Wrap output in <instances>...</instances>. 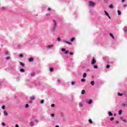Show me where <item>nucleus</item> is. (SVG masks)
Segmentation results:
<instances>
[{"instance_id":"obj_13","label":"nucleus","mask_w":127,"mask_h":127,"mask_svg":"<svg viewBox=\"0 0 127 127\" xmlns=\"http://www.w3.org/2000/svg\"><path fill=\"white\" fill-rule=\"evenodd\" d=\"M57 41H58V42H60V41H61V37H58L57 38Z\"/></svg>"},{"instance_id":"obj_7","label":"nucleus","mask_w":127,"mask_h":127,"mask_svg":"<svg viewBox=\"0 0 127 127\" xmlns=\"http://www.w3.org/2000/svg\"><path fill=\"white\" fill-rule=\"evenodd\" d=\"M96 62H97V61H96V60H95V59H93L92 62H91L92 65H94L95 64V63H96Z\"/></svg>"},{"instance_id":"obj_48","label":"nucleus","mask_w":127,"mask_h":127,"mask_svg":"<svg viewBox=\"0 0 127 127\" xmlns=\"http://www.w3.org/2000/svg\"><path fill=\"white\" fill-rule=\"evenodd\" d=\"M51 10H52V9H51V8H48V11H51Z\"/></svg>"},{"instance_id":"obj_28","label":"nucleus","mask_w":127,"mask_h":127,"mask_svg":"<svg viewBox=\"0 0 127 127\" xmlns=\"http://www.w3.org/2000/svg\"><path fill=\"white\" fill-rule=\"evenodd\" d=\"M20 64L22 66V67L24 66V64L22 62H20Z\"/></svg>"},{"instance_id":"obj_63","label":"nucleus","mask_w":127,"mask_h":127,"mask_svg":"<svg viewBox=\"0 0 127 127\" xmlns=\"http://www.w3.org/2000/svg\"><path fill=\"white\" fill-rule=\"evenodd\" d=\"M32 76H33V75L32 74H31Z\"/></svg>"},{"instance_id":"obj_56","label":"nucleus","mask_w":127,"mask_h":127,"mask_svg":"<svg viewBox=\"0 0 127 127\" xmlns=\"http://www.w3.org/2000/svg\"><path fill=\"white\" fill-rule=\"evenodd\" d=\"M26 82H29V79H26Z\"/></svg>"},{"instance_id":"obj_40","label":"nucleus","mask_w":127,"mask_h":127,"mask_svg":"<svg viewBox=\"0 0 127 127\" xmlns=\"http://www.w3.org/2000/svg\"><path fill=\"white\" fill-rule=\"evenodd\" d=\"M19 57H20L21 58H22V57H23V54H20L19 55Z\"/></svg>"},{"instance_id":"obj_34","label":"nucleus","mask_w":127,"mask_h":127,"mask_svg":"<svg viewBox=\"0 0 127 127\" xmlns=\"http://www.w3.org/2000/svg\"><path fill=\"white\" fill-rule=\"evenodd\" d=\"M29 105L28 104H26L25 105V108H29Z\"/></svg>"},{"instance_id":"obj_30","label":"nucleus","mask_w":127,"mask_h":127,"mask_svg":"<svg viewBox=\"0 0 127 127\" xmlns=\"http://www.w3.org/2000/svg\"><path fill=\"white\" fill-rule=\"evenodd\" d=\"M62 52H64L66 51V49L62 48Z\"/></svg>"},{"instance_id":"obj_62","label":"nucleus","mask_w":127,"mask_h":127,"mask_svg":"<svg viewBox=\"0 0 127 127\" xmlns=\"http://www.w3.org/2000/svg\"><path fill=\"white\" fill-rule=\"evenodd\" d=\"M30 103H32V101H30Z\"/></svg>"},{"instance_id":"obj_43","label":"nucleus","mask_w":127,"mask_h":127,"mask_svg":"<svg viewBox=\"0 0 127 127\" xmlns=\"http://www.w3.org/2000/svg\"><path fill=\"white\" fill-rule=\"evenodd\" d=\"M110 66L109 64H107V65H106V68H107V69H109V68H110Z\"/></svg>"},{"instance_id":"obj_39","label":"nucleus","mask_w":127,"mask_h":127,"mask_svg":"<svg viewBox=\"0 0 127 127\" xmlns=\"http://www.w3.org/2000/svg\"><path fill=\"white\" fill-rule=\"evenodd\" d=\"M1 88H2V84L0 82V89H1Z\"/></svg>"},{"instance_id":"obj_14","label":"nucleus","mask_w":127,"mask_h":127,"mask_svg":"<svg viewBox=\"0 0 127 127\" xmlns=\"http://www.w3.org/2000/svg\"><path fill=\"white\" fill-rule=\"evenodd\" d=\"M78 106H79V108H81V107H83V103H82L81 102H79Z\"/></svg>"},{"instance_id":"obj_57","label":"nucleus","mask_w":127,"mask_h":127,"mask_svg":"<svg viewBox=\"0 0 127 127\" xmlns=\"http://www.w3.org/2000/svg\"><path fill=\"white\" fill-rule=\"evenodd\" d=\"M112 38H113V39H115V37H114V36H113Z\"/></svg>"},{"instance_id":"obj_61","label":"nucleus","mask_w":127,"mask_h":127,"mask_svg":"<svg viewBox=\"0 0 127 127\" xmlns=\"http://www.w3.org/2000/svg\"><path fill=\"white\" fill-rule=\"evenodd\" d=\"M116 116H117V114H114V117H116Z\"/></svg>"},{"instance_id":"obj_49","label":"nucleus","mask_w":127,"mask_h":127,"mask_svg":"<svg viewBox=\"0 0 127 127\" xmlns=\"http://www.w3.org/2000/svg\"><path fill=\"white\" fill-rule=\"evenodd\" d=\"M127 4H125L124 5H123V7H127Z\"/></svg>"},{"instance_id":"obj_29","label":"nucleus","mask_w":127,"mask_h":127,"mask_svg":"<svg viewBox=\"0 0 127 127\" xmlns=\"http://www.w3.org/2000/svg\"><path fill=\"white\" fill-rule=\"evenodd\" d=\"M118 96L122 97V96H123V93H120V92H118Z\"/></svg>"},{"instance_id":"obj_35","label":"nucleus","mask_w":127,"mask_h":127,"mask_svg":"<svg viewBox=\"0 0 127 127\" xmlns=\"http://www.w3.org/2000/svg\"><path fill=\"white\" fill-rule=\"evenodd\" d=\"M68 53H69V51L68 50H65L64 54H68Z\"/></svg>"},{"instance_id":"obj_41","label":"nucleus","mask_w":127,"mask_h":127,"mask_svg":"<svg viewBox=\"0 0 127 127\" xmlns=\"http://www.w3.org/2000/svg\"><path fill=\"white\" fill-rule=\"evenodd\" d=\"M71 85H72V86H74V85H75V82L72 81L71 83Z\"/></svg>"},{"instance_id":"obj_10","label":"nucleus","mask_w":127,"mask_h":127,"mask_svg":"<svg viewBox=\"0 0 127 127\" xmlns=\"http://www.w3.org/2000/svg\"><path fill=\"white\" fill-rule=\"evenodd\" d=\"M33 60H34L33 58H30L29 59V62H33Z\"/></svg>"},{"instance_id":"obj_45","label":"nucleus","mask_w":127,"mask_h":127,"mask_svg":"<svg viewBox=\"0 0 127 127\" xmlns=\"http://www.w3.org/2000/svg\"><path fill=\"white\" fill-rule=\"evenodd\" d=\"M51 107H52V108H54V107H55V105L54 104H53L51 105Z\"/></svg>"},{"instance_id":"obj_8","label":"nucleus","mask_w":127,"mask_h":127,"mask_svg":"<svg viewBox=\"0 0 127 127\" xmlns=\"http://www.w3.org/2000/svg\"><path fill=\"white\" fill-rule=\"evenodd\" d=\"M34 121H31L30 123V127H34Z\"/></svg>"},{"instance_id":"obj_51","label":"nucleus","mask_w":127,"mask_h":127,"mask_svg":"<svg viewBox=\"0 0 127 127\" xmlns=\"http://www.w3.org/2000/svg\"><path fill=\"white\" fill-rule=\"evenodd\" d=\"M5 55H8V52L7 51L5 52Z\"/></svg>"},{"instance_id":"obj_60","label":"nucleus","mask_w":127,"mask_h":127,"mask_svg":"<svg viewBox=\"0 0 127 127\" xmlns=\"http://www.w3.org/2000/svg\"><path fill=\"white\" fill-rule=\"evenodd\" d=\"M116 124H119V121H117Z\"/></svg>"},{"instance_id":"obj_24","label":"nucleus","mask_w":127,"mask_h":127,"mask_svg":"<svg viewBox=\"0 0 127 127\" xmlns=\"http://www.w3.org/2000/svg\"><path fill=\"white\" fill-rule=\"evenodd\" d=\"M109 117H112L113 116V113H112L111 112H108Z\"/></svg>"},{"instance_id":"obj_4","label":"nucleus","mask_w":127,"mask_h":127,"mask_svg":"<svg viewBox=\"0 0 127 127\" xmlns=\"http://www.w3.org/2000/svg\"><path fill=\"white\" fill-rule=\"evenodd\" d=\"M85 103H87L88 105H91L92 104V103H93V100H92V99H90L89 100H86L85 101Z\"/></svg>"},{"instance_id":"obj_12","label":"nucleus","mask_w":127,"mask_h":127,"mask_svg":"<svg viewBox=\"0 0 127 127\" xmlns=\"http://www.w3.org/2000/svg\"><path fill=\"white\" fill-rule=\"evenodd\" d=\"M64 43H66L67 44H70V45H72V43L68 42V41H64Z\"/></svg>"},{"instance_id":"obj_2","label":"nucleus","mask_w":127,"mask_h":127,"mask_svg":"<svg viewBox=\"0 0 127 127\" xmlns=\"http://www.w3.org/2000/svg\"><path fill=\"white\" fill-rule=\"evenodd\" d=\"M88 5L90 7H95V6H96V3H95L92 0H90L89 1V2H88Z\"/></svg>"},{"instance_id":"obj_33","label":"nucleus","mask_w":127,"mask_h":127,"mask_svg":"<svg viewBox=\"0 0 127 127\" xmlns=\"http://www.w3.org/2000/svg\"><path fill=\"white\" fill-rule=\"evenodd\" d=\"M84 94H85V90H83L81 91V94L84 95Z\"/></svg>"},{"instance_id":"obj_64","label":"nucleus","mask_w":127,"mask_h":127,"mask_svg":"<svg viewBox=\"0 0 127 127\" xmlns=\"http://www.w3.org/2000/svg\"><path fill=\"white\" fill-rule=\"evenodd\" d=\"M98 1H99L100 0H97Z\"/></svg>"},{"instance_id":"obj_26","label":"nucleus","mask_w":127,"mask_h":127,"mask_svg":"<svg viewBox=\"0 0 127 127\" xmlns=\"http://www.w3.org/2000/svg\"><path fill=\"white\" fill-rule=\"evenodd\" d=\"M54 70V68L53 67L50 68V72H53Z\"/></svg>"},{"instance_id":"obj_38","label":"nucleus","mask_w":127,"mask_h":127,"mask_svg":"<svg viewBox=\"0 0 127 127\" xmlns=\"http://www.w3.org/2000/svg\"><path fill=\"white\" fill-rule=\"evenodd\" d=\"M51 117H52L53 118H54L55 117V114H52L51 115Z\"/></svg>"},{"instance_id":"obj_22","label":"nucleus","mask_w":127,"mask_h":127,"mask_svg":"<svg viewBox=\"0 0 127 127\" xmlns=\"http://www.w3.org/2000/svg\"><path fill=\"white\" fill-rule=\"evenodd\" d=\"M91 85H92V86H94V85H95V81H91V82H90Z\"/></svg>"},{"instance_id":"obj_6","label":"nucleus","mask_w":127,"mask_h":127,"mask_svg":"<svg viewBox=\"0 0 127 127\" xmlns=\"http://www.w3.org/2000/svg\"><path fill=\"white\" fill-rule=\"evenodd\" d=\"M120 120H121V121H123L124 122V123H126L127 122V120H126V119H125L124 118V117H123V116L120 117Z\"/></svg>"},{"instance_id":"obj_19","label":"nucleus","mask_w":127,"mask_h":127,"mask_svg":"<svg viewBox=\"0 0 127 127\" xmlns=\"http://www.w3.org/2000/svg\"><path fill=\"white\" fill-rule=\"evenodd\" d=\"M117 12H118V15H121V14H122V12H121V10H118L117 11Z\"/></svg>"},{"instance_id":"obj_23","label":"nucleus","mask_w":127,"mask_h":127,"mask_svg":"<svg viewBox=\"0 0 127 127\" xmlns=\"http://www.w3.org/2000/svg\"><path fill=\"white\" fill-rule=\"evenodd\" d=\"M10 57H9V56H8V57H6V58H5V60H10Z\"/></svg>"},{"instance_id":"obj_32","label":"nucleus","mask_w":127,"mask_h":127,"mask_svg":"<svg viewBox=\"0 0 127 127\" xmlns=\"http://www.w3.org/2000/svg\"><path fill=\"white\" fill-rule=\"evenodd\" d=\"M88 122H89V123H90V124H93V122L92 121V120H91V119H89L88 120Z\"/></svg>"},{"instance_id":"obj_18","label":"nucleus","mask_w":127,"mask_h":127,"mask_svg":"<svg viewBox=\"0 0 127 127\" xmlns=\"http://www.w3.org/2000/svg\"><path fill=\"white\" fill-rule=\"evenodd\" d=\"M118 113H119V115H122V113H123V110H120L118 111Z\"/></svg>"},{"instance_id":"obj_20","label":"nucleus","mask_w":127,"mask_h":127,"mask_svg":"<svg viewBox=\"0 0 127 127\" xmlns=\"http://www.w3.org/2000/svg\"><path fill=\"white\" fill-rule=\"evenodd\" d=\"M74 40H75V38L74 37H73V38H72L70 39V42H73V41H74Z\"/></svg>"},{"instance_id":"obj_16","label":"nucleus","mask_w":127,"mask_h":127,"mask_svg":"<svg viewBox=\"0 0 127 127\" xmlns=\"http://www.w3.org/2000/svg\"><path fill=\"white\" fill-rule=\"evenodd\" d=\"M109 2V0H103V3H108Z\"/></svg>"},{"instance_id":"obj_55","label":"nucleus","mask_w":127,"mask_h":127,"mask_svg":"<svg viewBox=\"0 0 127 127\" xmlns=\"http://www.w3.org/2000/svg\"><path fill=\"white\" fill-rule=\"evenodd\" d=\"M15 127H19V126H18V125L16 124V125H15Z\"/></svg>"},{"instance_id":"obj_27","label":"nucleus","mask_w":127,"mask_h":127,"mask_svg":"<svg viewBox=\"0 0 127 127\" xmlns=\"http://www.w3.org/2000/svg\"><path fill=\"white\" fill-rule=\"evenodd\" d=\"M34 123H35L36 124H37V123H38V120L35 119L34 121Z\"/></svg>"},{"instance_id":"obj_52","label":"nucleus","mask_w":127,"mask_h":127,"mask_svg":"<svg viewBox=\"0 0 127 127\" xmlns=\"http://www.w3.org/2000/svg\"><path fill=\"white\" fill-rule=\"evenodd\" d=\"M126 1V0H121V2H125Z\"/></svg>"},{"instance_id":"obj_17","label":"nucleus","mask_w":127,"mask_h":127,"mask_svg":"<svg viewBox=\"0 0 127 127\" xmlns=\"http://www.w3.org/2000/svg\"><path fill=\"white\" fill-rule=\"evenodd\" d=\"M86 77H87V73L84 72L83 74V78H86Z\"/></svg>"},{"instance_id":"obj_42","label":"nucleus","mask_w":127,"mask_h":127,"mask_svg":"<svg viewBox=\"0 0 127 127\" xmlns=\"http://www.w3.org/2000/svg\"><path fill=\"white\" fill-rule=\"evenodd\" d=\"M114 120H115V118L114 117H112L110 118V121H114Z\"/></svg>"},{"instance_id":"obj_21","label":"nucleus","mask_w":127,"mask_h":127,"mask_svg":"<svg viewBox=\"0 0 127 127\" xmlns=\"http://www.w3.org/2000/svg\"><path fill=\"white\" fill-rule=\"evenodd\" d=\"M3 114H4V116H8V113H7V112L5 111H4Z\"/></svg>"},{"instance_id":"obj_1","label":"nucleus","mask_w":127,"mask_h":127,"mask_svg":"<svg viewBox=\"0 0 127 127\" xmlns=\"http://www.w3.org/2000/svg\"><path fill=\"white\" fill-rule=\"evenodd\" d=\"M53 27H52L51 30L52 32H55L57 27H58V24L57 23V22L55 20H53Z\"/></svg>"},{"instance_id":"obj_31","label":"nucleus","mask_w":127,"mask_h":127,"mask_svg":"<svg viewBox=\"0 0 127 127\" xmlns=\"http://www.w3.org/2000/svg\"><path fill=\"white\" fill-rule=\"evenodd\" d=\"M93 67L94 68V69H98V65H94Z\"/></svg>"},{"instance_id":"obj_37","label":"nucleus","mask_w":127,"mask_h":127,"mask_svg":"<svg viewBox=\"0 0 127 127\" xmlns=\"http://www.w3.org/2000/svg\"><path fill=\"white\" fill-rule=\"evenodd\" d=\"M81 82H85L86 79H84V78H82V79H81Z\"/></svg>"},{"instance_id":"obj_3","label":"nucleus","mask_w":127,"mask_h":127,"mask_svg":"<svg viewBox=\"0 0 127 127\" xmlns=\"http://www.w3.org/2000/svg\"><path fill=\"white\" fill-rule=\"evenodd\" d=\"M46 47L47 49L51 50V49H53V48H54V45L53 44L48 45L46 46Z\"/></svg>"},{"instance_id":"obj_59","label":"nucleus","mask_w":127,"mask_h":127,"mask_svg":"<svg viewBox=\"0 0 127 127\" xmlns=\"http://www.w3.org/2000/svg\"><path fill=\"white\" fill-rule=\"evenodd\" d=\"M55 127H59V126L57 125V126H55Z\"/></svg>"},{"instance_id":"obj_15","label":"nucleus","mask_w":127,"mask_h":127,"mask_svg":"<svg viewBox=\"0 0 127 127\" xmlns=\"http://www.w3.org/2000/svg\"><path fill=\"white\" fill-rule=\"evenodd\" d=\"M20 71H21V73H24V72H25V70L23 68H21L20 69Z\"/></svg>"},{"instance_id":"obj_44","label":"nucleus","mask_w":127,"mask_h":127,"mask_svg":"<svg viewBox=\"0 0 127 127\" xmlns=\"http://www.w3.org/2000/svg\"><path fill=\"white\" fill-rule=\"evenodd\" d=\"M1 125H2V126L3 127H4V126H5V123L2 122V123H1Z\"/></svg>"},{"instance_id":"obj_11","label":"nucleus","mask_w":127,"mask_h":127,"mask_svg":"<svg viewBox=\"0 0 127 127\" xmlns=\"http://www.w3.org/2000/svg\"><path fill=\"white\" fill-rule=\"evenodd\" d=\"M123 30L124 32H126V33H127V26H126L125 27H124L123 28Z\"/></svg>"},{"instance_id":"obj_58","label":"nucleus","mask_w":127,"mask_h":127,"mask_svg":"<svg viewBox=\"0 0 127 127\" xmlns=\"http://www.w3.org/2000/svg\"><path fill=\"white\" fill-rule=\"evenodd\" d=\"M58 82L59 83H60V80L59 79H58Z\"/></svg>"},{"instance_id":"obj_47","label":"nucleus","mask_w":127,"mask_h":127,"mask_svg":"<svg viewBox=\"0 0 127 127\" xmlns=\"http://www.w3.org/2000/svg\"><path fill=\"white\" fill-rule=\"evenodd\" d=\"M69 55H74V53L73 52L69 53Z\"/></svg>"},{"instance_id":"obj_54","label":"nucleus","mask_w":127,"mask_h":127,"mask_svg":"<svg viewBox=\"0 0 127 127\" xmlns=\"http://www.w3.org/2000/svg\"><path fill=\"white\" fill-rule=\"evenodd\" d=\"M1 9H2V10H4V7H2L1 8Z\"/></svg>"},{"instance_id":"obj_5","label":"nucleus","mask_w":127,"mask_h":127,"mask_svg":"<svg viewBox=\"0 0 127 127\" xmlns=\"http://www.w3.org/2000/svg\"><path fill=\"white\" fill-rule=\"evenodd\" d=\"M104 12H105L106 15H107V16H108V17H109V18L110 19H111V16H110L109 13H108V12H107L106 10H104Z\"/></svg>"},{"instance_id":"obj_36","label":"nucleus","mask_w":127,"mask_h":127,"mask_svg":"<svg viewBox=\"0 0 127 127\" xmlns=\"http://www.w3.org/2000/svg\"><path fill=\"white\" fill-rule=\"evenodd\" d=\"M41 104H44V100H42L40 101Z\"/></svg>"},{"instance_id":"obj_25","label":"nucleus","mask_w":127,"mask_h":127,"mask_svg":"<svg viewBox=\"0 0 127 127\" xmlns=\"http://www.w3.org/2000/svg\"><path fill=\"white\" fill-rule=\"evenodd\" d=\"M110 8H114V5L113 4H111L109 5Z\"/></svg>"},{"instance_id":"obj_53","label":"nucleus","mask_w":127,"mask_h":127,"mask_svg":"<svg viewBox=\"0 0 127 127\" xmlns=\"http://www.w3.org/2000/svg\"><path fill=\"white\" fill-rule=\"evenodd\" d=\"M110 36H111V37H112L113 36H114L113 35V34H112V33H110Z\"/></svg>"},{"instance_id":"obj_46","label":"nucleus","mask_w":127,"mask_h":127,"mask_svg":"<svg viewBox=\"0 0 127 127\" xmlns=\"http://www.w3.org/2000/svg\"><path fill=\"white\" fill-rule=\"evenodd\" d=\"M1 109H2V110H4V109H5V106H2L1 107Z\"/></svg>"},{"instance_id":"obj_9","label":"nucleus","mask_w":127,"mask_h":127,"mask_svg":"<svg viewBox=\"0 0 127 127\" xmlns=\"http://www.w3.org/2000/svg\"><path fill=\"white\" fill-rule=\"evenodd\" d=\"M30 100H31L32 101H34V100H35V97L34 96H31L30 97Z\"/></svg>"},{"instance_id":"obj_50","label":"nucleus","mask_w":127,"mask_h":127,"mask_svg":"<svg viewBox=\"0 0 127 127\" xmlns=\"http://www.w3.org/2000/svg\"><path fill=\"white\" fill-rule=\"evenodd\" d=\"M126 105L125 103L122 104V107H126Z\"/></svg>"}]
</instances>
